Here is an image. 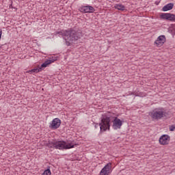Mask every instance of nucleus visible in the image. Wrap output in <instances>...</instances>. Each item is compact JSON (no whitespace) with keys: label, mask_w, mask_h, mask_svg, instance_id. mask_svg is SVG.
Instances as JSON below:
<instances>
[{"label":"nucleus","mask_w":175,"mask_h":175,"mask_svg":"<svg viewBox=\"0 0 175 175\" xmlns=\"http://www.w3.org/2000/svg\"><path fill=\"white\" fill-rule=\"evenodd\" d=\"M55 35H61L63 39L66 41V46H72L76 44V42L81 39V31H76L75 29H68L55 32Z\"/></svg>","instance_id":"1"},{"label":"nucleus","mask_w":175,"mask_h":175,"mask_svg":"<svg viewBox=\"0 0 175 175\" xmlns=\"http://www.w3.org/2000/svg\"><path fill=\"white\" fill-rule=\"evenodd\" d=\"M110 117L105 116L101 118V122L99 124H96L95 128L100 127L101 132H106V131H110Z\"/></svg>","instance_id":"2"},{"label":"nucleus","mask_w":175,"mask_h":175,"mask_svg":"<svg viewBox=\"0 0 175 175\" xmlns=\"http://www.w3.org/2000/svg\"><path fill=\"white\" fill-rule=\"evenodd\" d=\"M166 111H165V109L163 108H156L152 112H150V117L152 118V120H156L158 121V120H161V118H163V117H166Z\"/></svg>","instance_id":"3"},{"label":"nucleus","mask_w":175,"mask_h":175,"mask_svg":"<svg viewBox=\"0 0 175 175\" xmlns=\"http://www.w3.org/2000/svg\"><path fill=\"white\" fill-rule=\"evenodd\" d=\"M77 144L73 143H66L65 141H56L55 142V148L56 150H70V148H75V146Z\"/></svg>","instance_id":"4"},{"label":"nucleus","mask_w":175,"mask_h":175,"mask_svg":"<svg viewBox=\"0 0 175 175\" xmlns=\"http://www.w3.org/2000/svg\"><path fill=\"white\" fill-rule=\"evenodd\" d=\"M161 20H166L167 21H175V14L172 13H161L160 14Z\"/></svg>","instance_id":"5"},{"label":"nucleus","mask_w":175,"mask_h":175,"mask_svg":"<svg viewBox=\"0 0 175 175\" xmlns=\"http://www.w3.org/2000/svg\"><path fill=\"white\" fill-rule=\"evenodd\" d=\"M79 10L81 13H94L95 8L90 5H83L79 8Z\"/></svg>","instance_id":"6"},{"label":"nucleus","mask_w":175,"mask_h":175,"mask_svg":"<svg viewBox=\"0 0 175 175\" xmlns=\"http://www.w3.org/2000/svg\"><path fill=\"white\" fill-rule=\"evenodd\" d=\"M57 59H58V57H50L49 59L46 60L40 66H39L40 69H41V71L43 70L44 68H47L48 65L53 64V62H55Z\"/></svg>","instance_id":"7"},{"label":"nucleus","mask_w":175,"mask_h":175,"mask_svg":"<svg viewBox=\"0 0 175 175\" xmlns=\"http://www.w3.org/2000/svg\"><path fill=\"white\" fill-rule=\"evenodd\" d=\"M113 125L112 128L115 131H117V129H121V127L122 126V121H121L120 119L116 117L112 121Z\"/></svg>","instance_id":"8"},{"label":"nucleus","mask_w":175,"mask_h":175,"mask_svg":"<svg viewBox=\"0 0 175 175\" xmlns=\"http://www.w3.org/2000/svg\"><path fill=\"white\" fill-rule=\"evenodd\" d=\"M111 173V163H108L101 170L99 175H109Z\"/></svg>","instance_id":"9"},{"label":"nucleus","mask_w":175,"mask_h":175,"mask_svg":"<svg viewBox=\"0 0 175 175\" xmlns=\"http://www.w3.org/2000/svg\"><path fill=\"white\" fill-rule=\"evenodd\" d=\"M159 142L162 146H166V144H169V142H170V136L168 135H163L160 137Z\"/></svg>","instance_id":"10"},{"label":"nucleus","mask_w":175,"mask_h":175,"mask_svg":"<svg viewBox=\"0 0 175 175\" xmlns=\"http://www.w3.org/2000/svg\"><path fill=\"white\" fill-rule=\"evenodd\" d=\"M61 126V120L59 118H55L49 125L51 129H58Z\"/></svg>","instance_id":"11"},{"label":"nucleus","mask_w":175,"mask_h":175,"mask_svg":"<svg viewBox=\"0 0 175 175\" xmlns=\"http://www.w3.org/2000/svg\"><path fill=\"white\" fill-rule=\"evenodd\" d=\"M165 42H166V37H165V36H160L154 42V44H156L157 47H161V46H163Z\"/></svg>","instance_id":"12"},{"label":"nucleus","mask_w":175,"mask_h":175,"mask_svg":"<svg viewBox=\"0 0 175 175\" xmlns=\"http://www.w3.org/2000/svg\"><path fill=\"white\" fill-rule=\"evenodd\" d=\"M174 7V4L173 3H170L165 5H164L162 8L163 12H167L168 10H172Z\"/></svg>","instance_id":"13"},{"label":"nucleus","mask_w":175,"mask_h":175,"mask_svg":"<svg viewBox=\"0 0 175 175\" xmlns=\"http://www.w3.org/2000/svg\"><path fill=\"white\" fill-rule=\"evenodd\" d=\"M115 9H117L118 10H125V6L122 4H116L115 5Z\"/></svg>","instance_id":"14"},{"label":"nucleus","mask_w":175,"mask_h":175,"mask_svg":"<svg viewBox=\"0 0 175 175\" xmlns=\"http://www.w3.org/2000/svg\"><path fill=\"white\" fill-rule=\"evenodd\" d=\"M29 72H31L32 73H39V72H42V68H40V67L38 66L36 68L32 69Z\"/></svg>","instance_id":"15"},{"label":"nucleus","mask_w":175,"mask_h":175,"mask_svg":"<svg viewBox=\"0 0 175 175\" xmlns=\"http://www.w3.org/2000/svg\"><path fill=\"white\" fill-rule=\"evenodd\" d=\"M42 175H51V170H50V167H48V168L44 171Z\"/></svg>","instance_id":"16"},{"label":"nucleus","mask_w":175,"mask_h":175,"mask_svg":"<svg viewBox=\"0 0 175 175\" xmlns=\"http://www.w3.org/2000/svg\"><path fill=\"white\" fill-rule=\"evenodd\" d=\"M47 147H49V148H55V142H49L47 144Z\"/></svg>","instance_id":"17"},{"label":"nucleus","mask_w":175,"mask_h":175,"mask_svg":"<svg viewBox=\"0 0 175 175\" xmlns=\"http://www.w3.org/2000/svg\"><path fill=\"white\" fill-rule=\"evenodd\" d=\"M175 130V126L174 125H172L170 126V131L171 132H173Z\"/></svg>","instance_id":"18"},{"label":"nucleus","mask_w":175,"mask_h":175,"mask_svg":"<svg viewBox=\"0 0 175 175\" xmlns=\"http://www.w3.org/2000/svg\"><path fill=\"white\" fill-rule=\"evenodd\" d=\"M1 38H2V30H1V29H0V40H1Z\"/></svg>","instance_id":"19"},{"label":"nucleus","mask_w":175,"mask_h":175,"mask_svg":"<svg viewBox=\"0 0 175 175\" xmlns=\"http://www.w3.org/2000/svg\"><path fill=\"white\" fill-rule=\"evenodd\" d=\"M131 95H133V93H131Z\"/></svg>","instance_id":"20"}]
</instances>
